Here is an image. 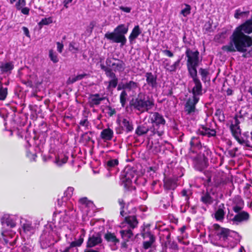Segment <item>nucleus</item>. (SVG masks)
I'll list each match as a JSON object with an SVG mask.
<instances>
[{"label":"nucleus","instance_id":"nucleus-37","mask_svg":"<svg viewBox=\"0 0 252 252\" xmlns=\"http://www.w3.org/2000/svg\"><path fill=\"white\" fill-rule=\"evenodd\" d=\"M199 73L200 74L201 79L204 83H206L207 81L210 80V79H208L209 72L207 69L200 68L199 69Z\"/></svg>","mask_w":252,"mask_h":252},{"label":"nucleus","instance_id":"nucleus-31","mask_svg":"<svg viewBox=\"0 0 252 252\" xmlns=\"http://www.w3.org/2000/svg\"><path fill=\"white\" fill-rule=\"evenodd\" d=\"M22 228L25 233L30 235L33 234L34 232V227L32 225V223L29 221H26L23 223Z\"/></svg>","mask_w":252,"mask_h":252},{"label":"nucleus","instance_id":"nucleus-29","mask_svg":"<svg viewBox=\"0 0 252 252\" xmlns=\"http://www.w3.org/2000/svg\"><path fill=\"white\" fill-rule=\"evenodd\" d=\"M79 204L82 207H87L89 208H93L94 207L93 202L89 200L86 197L79 199L78 201Z\"/></svg>","mask_w":252,"mask_h":252},{"label":"nucleus","instance_id":"nucleus-21","mask_svg":"<svg viewBox=\"0 0 252 252\" xmlns=\"http://www.w3.org/2000/svg\"><path fill=\"white\" fill-rule=\"evenodd\" d=\"M193 82L195 85L192 89L193 96L198 97V96L201 95L202 94V84L199 79L193 80Z\"/></svg>","mask_w":252,"mask_h":252},{"label":"nucleus","instance_id":"nucleus-18","mask_svg":"<svg viewBox=\"0 0 252 252\" xmlns=\"http://www.w3.org/2000/svg\"><path fill=\"white\" fill-rule=\"evenodd\" d=\"M2 225L13 228L16 226V222L13 217L9 215H4L1 219Z\"/></svg>","mask_w":252,"mask_h":252},{"label":"nucleus","instance_id":"nucleus-13","mask_svg":"<svg viewBox=\"0 0 252 252\" xmlns=\"http://www.w3.org/2000/svg\"><path fill=\"white\" fill-rule=\"evenodd\" d=\"M232 210L235 213H238L242 210L244 201L239 195H236L230 200Z\"/></svg>","mask_w":252,"mask_h":252},{"label":"nucleus","instance_id":"nucleus-36","mask_svg":"<svg viewBox=\"0 0 252 252\" xmlns=\"http://www.w3.org/2000/svg\"><path fill=\"white\" fill-rule=\"evenodd\" d=\"M87 74L86 73H83L78 74L77 76H71L69 77L67 80L68 84H73L75 82L81 80L83 79L84 78L86 77Z\"/></svg>","mask_w":252,"mask_h":252},{"label":"nucleus","instance_id":"nucleus-32","mask_svg":"<svg viewBox=\"0 0 252 252\" xmlns=\"http://www.w3.org/2000/svg\"><path fill=\"white\" fill-rule=\"evenodd\" d=\"M201 201L205 204L208 205L213 203L214 198L209 192H207L203 194L201 197Z\"/></svg>","mask_w":252,"mask_h":252},{"label":"nucleus","instance_id":"nucleus-62","mask_svg":"<svg viewBox=\"0 0 252 252\" xmlns=\"http://www.w3.org/2000/svg\"><path fill=\"white\" fill-rule=\"evenodd\" d=\"M116 110L114 108H112L111 107L108 108V114L110 116H112L114 114L116 113Z\"/></svg>","mask_w":252,"mask_h":252},{"label":"nucleus","instance_id":"nucleus-10","mask_svg":"<svg viewBox=\"0 0 252 252\" xmlns=\"http://www.w3.org/2000/svg\"><path fill=\"white\" fill-rule=\"evenodd\" d=\"M142 237L144 241L143 242V248L147 250L152 248L156 241V238L150 231H145L142 233Z\"/></svg>","mask_w":252,"mask_h":252},{"label":"nucleus","instance_id":"nucleus-5","mask_svg":"<svg viewBox=\"0 0 252 252\" xmlns=\"http://www.w3.org/2000/svg\"><path fill=\"white\" fill-rule=\"evenodd\" d=\"M128 26L124 24L118 26L113 32H107L105 34V37L112 41L114 43H121V46H124L126 42V39L125 36L128 31Z\"/></svg>","mask_w":252,"mask_h":252},{"label":"nucleus","instance_id":"nucleus-35","mask_svg":"<svg viewBox=\"0 0 252 252\" xmlns=\"http://www.w3.org/2000/svg\"><path fill=\"white\" fill-rule=\"evenodd\" d=\"M149 131H151L150 128H149L144 125H140L138 126L136 128L135 130V133L138 136H141L147 133Z\"/></svg>","mask_w":252,"mask_h":252},{"label":"nucleus","instance_id":"nucleus-24","mask_svg":"<svg viewBox=\"0 0 252 252\" xmlns=\"http://www.w3.org/2000/svg\"><path fill=\"white\" fill-rule=\"evenodd\" d=\"M104 239L107 242L110 243L114 246H116L119 243V239L117 238L114 233L107 232L104 235Z\"/></svg>","mask_w":252,"mask_h":252},{"label":"nucleus","instance_id":"nucleus-49","mask_svg":"<svg viewBox=\"0 0 252 252\" xmlns=\"http://www.w3.org/2000/svg\"><path fill=\"white\" fill-rule=\"evenodd\" d=\"M119 163L118 160L117 159H111L109 160L106 163L108 167H114L117 165Z\"/></svg>","mask_w":252,"mask_h":252},{"label":"nucleus","instance_id":"nucleus-20","mask_svg":"<svg viewBox=\"0 0 252 252\" xmlns=\"http://www.w3.org/2000/svg\"><path fill=\"white\" fill-rule=\"evenodd\" d=\"M225 205L223 203H221L218 206V209L214 214V217L218 221H222L224 218Z\"/></svg>","mask_w":252,"mask_h":252},{"label":"nucleus","instance_id":"nucleus-41","mask_svg":"<svg viewBox=\"0 0 252 252\" xmlns=\"http://www.w3.org/2000/svg\"><path fill=\"white\" fill-rule=\"evenodd\" d=\"M127 97V94L126 90H123L120 95V101L122 107H125Z\"/></svg>","mask_w":252,"mask_h":252},{"label":"nucleus","instance_id":"nucleus-44","mask_svg":"<svg viewBox=\"0 0 252 252\" xmlns=\"http://www.w3.org/2000/svg\"><path fill=\"white\" fill-rule=\"evenodd\" d=\"M118 78L117 77L111 79V80L108 82V86L107 87V89H109L110 88H115L118 85Z\"/></svg>","mask_w":252,"mask_h":252},{"label":"nucleus","instance_id":"nucleus-8","mask_svg":"<svg viewBox=\"0 0 252 252\" xmlns=\"http://www.w3.org/2000/svg\"><path fill=\"white\" fill-rule=\"evenodd\" d=\"M185 54L187 58V65H198L199 52L197 50L193 51L190 48H187Z\"/></svg>","mask_w":252,"mask_h":252},{"label":"nucleus","instance_id":"nucleus-30","mask_svg":"<svg viewBox=\"0 0 252 252\" xmlns=\"http://www.w3.org/2000/svg\"><path fill=\"white\" fill-rule=\"evenodd\" d=\"M141 33V31L138 25L135 26L129 36V40L130 42L135 40Z\"/></svg>","mask_w":252,"mask_h":252},{"label":"nucleus","instance_id":"nucleus-14","mask_svg":"<svg viewBox=\"0 0 252 252\" xmlns=\"http://www.w3.org/2000/svg\"><path fill=\"white\" fill-rule=\"evenodd\" d=\"M101 242L102 239L101 235L99 233H94L89 236L87 243V247L88 248H92L101 244Z\"/></svg>","mask_w":252,"mask_h":252},{"label":"nucleus","instance_id":"nucleus-39","mask_svg":"<svg viewBox=\"0 0 252 252\" xmlns=\"http://www.w3.org/2000/svg\"><path fill=\"white\" fill-rule=\"evenodd\" d=\"M190 145L191 148L200 149L201 147V142L198 136L192 137L190 141Z\"/></svg>","mask_w":252,"mask_h":252},{"label":"nucleus","instance_id":"nucleus-47","mask_svg":"<svg viewBox=\"0 0 252 252\" xmlns=\"http://www.w3.org/2000/svg\"><path fill=\"white\" fill-rule=\"evenodd\" d=\"M49 58L54 63H56L58 62L59 60L57 57V55L56 53L54 52L53 50H50L49 51Z\"/></svg>","mask_w":252,"mask_h":252},{"label":"nucleus","instance_id":"nucleus-15","mask_svg":"<svg viewBox=\"0 0 252 252\" xmlns=\"http://www.w3.org/2000/svg\"><path fill=\"white\" fill-rule=\"evenodd\" d=\"M105 97L101 96L99 94H91L88 98V103L91 107L99 105L102 101L104 100Z\"/></svg>","mask_w":252,"mask_h":252},{"label":"nucleus","instance_id":"nucleus-28","mask_svg":"<svg viewBox=\"0 0 252 252\" xmlns=\"http://www.w3.org/2000/svg\"><path fill=\"white\" fill-rule=\"evenodd\" d=\"M138 83L133 81H129L123 84L122 89L124 90L130 91L135 90L138 87Z\"/></svg>","mask_w":252,"mask_h":252},{"label":"nucleus","instance_id":"nucleus-17","mask_svg":"<svg viewBox=\"0 0 252 252\" xmlns=\"http://www.w3.org/2000/svg\"><path fill=\"white\" fill-rule=\"evenodd\" d=\"M146 81L148 86L152 89L156 88L157 87V75L153 74L152 72H148L145 74Z\"/></svg>","mask_w":252,"mask_h":252},{"label":"nucleus","instance_id":"nucleus-23","mask_svg":"<svg viewBox=\"0 0 252 252\" xmlns=\"http://www.w3.org/2000/svg\"><path fill=\"white\" fill-rule=\"evenodd\" d=\"M199 134L202 136H206L208 137L215 136L216 134V131L214 129H210L204 126H203L198 130Z\"/></svg>","mask_w":252,"mask_h":252},{"label":"nucleus","instance_id":"nucleus-55","mask_svg":"<svg viewBox=\"0 0 252 252\" xmlns=\"http://www.w3.org/2000/svg\"><path fill=\"white\" fill-rule=\"evenodd\" d=\"M26 5L25 0H18L15 4L17 10H20L22 7Z\"/></svg>","mask_w":252,"mask_h":252},{"label":"nucleus","instance_id":"nucleus-1","mask_svg":"<svg viewBox=\"0 0 252 252\" xmlns=\"http://www.w3.org/2000/svg\"><path fill=\"white\" fill-rule=\"evenodd\" d=\"M252 33V17L237 27L230 37V42L222 49L227 52L245 51L246 47L252 46V37L247 34Z\"/></svg>","mask_w":252,"mask_h":252},{"label":"nucleus","instance_id":"nucleus-48","mask_svg":"<svg viewBox=\"0 0 252 252\" xmlns=\"http://www.w3.org/2000/svg\"><path fill=\"white\" fill-rule=\"evenodd\" d=\"M69 50L73 53H77L79 50V47L76 46V44L74 42H71L69 43Z\"/></svg>","mask_w":252,"mask_h":252},{"label":"nucleus","instance_id":"nucleus-7","mask_svg":"<svg viewBox=\"0 0 252 252\" xmlns=\"http://www.w3.org/2000/svg\"><path fill=\"white\" fill-rule=\"evenodd\" d=\"M135 173L134 170L127 168L125 169L124 177L121 179L124 187L128 190L135 189V187L132 186V180L134 178Z\"/></svg>","mask_w":252,"mask_h":252},{"label":"nucleus","instance_id":"nucleus-33","mask_svg":"<svg viewBox=\"0 0 252 252\" xmlns=\"http://www.w3.org/2000/svg\"><path fill=\"white\" fill-rule=\"evenodd\" d=\"M2 80V78L0 77V101L4 100L8 94L7 88L3 86Z\"/></svg>","mask_w":252,"mask_h":252},{"label":"nucleus","instance_id":"nucleus-11","mask_svg":"<svg viewBox=\"0 0 252 252\" xmlns=\"http://www.w3.org/2000/svg\"><path fill=\"white\" fill-rule=\"evenodd\" d=\"M199 100V97L192 96V98H189L185 105V111L188 115H193L196 109L195 105Z\"/></svg>","mask_w":252,"mask_h":252},{"label":"nucleus","instance_id":"nucleus-58","mask_svg":"<svg viewBox=\"0 0 252 252\" xmlns=\"http://www.w3.org/2000/svg\"><path fill=\"white\" fill-rule=\"evenodd\" d=\"M240 123V122L239 121L237 116H236L234 118V120L232 122L231 125H233L234 126H239Z\"/></svg>","mask_w":252,"mask_h":252},{"label":"nucleus","instance_id":"nucleus-52","mask_svg":"<svg viewBox=\"0 0 252 252\" xmlns=\"http://www.w3.org/2000/svg\"><path fill=\"white\" fill-rule=\"evenodd\" d=\"M249 47H245V51H244V52H242V51H238L239 52H240V53H243V54L242 55V57L244 58H250L252 56V48L249 50L248 51H247V48H248Z\"/></svg>","mask_w":252,"mask_h":252},{"label":"nucleus","instance_id":"nucleus-42","mask_svg":"<svg viewBox=\"0 0 252 252\" xmlns=\"http://www.w3.org/2000/svg\"><path fill=\"white\" fill-rule=\"evenodd\" d=\"M230 128L232 135L235 137H237L241 134V129L240 126L230 125Z\"/></svg>","mask_w":252,"mask_h":252},{"label":"nucleus","instance_id":"nucleus-25","mask_svg":"<svg viewBox=\"0 0 252 252\" xmlns=\"http://www.w3.org/2000/svg\"><path fill=\"white\" fill-rule=\"evenodd\" d=\"M198 65H187L188 71L190 77L192 79V80L199 79L197 76V67Z\"/></svg>","mask_w":252,"mask_h":252},{"label":"nucleus","instance_id":"nucleus-26","mask_svg":"<svg viewBox=\"0 0 252 252\" xmlns=\"http://www.w3.org/2000/svg\"><path fill=\"white\" fill-rule=\"evenodd\" d=\"M101 69L105 72L106 76L110 79L115 78L116 76L115 73L113 72V69L106 66L104 64H100Z\"/></svg>","mask_w":252,"mask_h":252},{"label":"nucleus","instance_id":"nucleus-61","mask_svg":"<svg viewBox=\"0 0 252 252\" xmlns=\"http://www.w3.org/2000/svg\"><path fill=\"white\" fill-rule=\"evenodd\" d=\"M120 9L122 10L123 11L125 12L126 13H129L131 11V8L129 7H124L123 6H120Z\"/></svg>","mask_w":252,"mask_h":252},{"label":"nucleus","instance_id":"nucleus-22","mask_svg":"<svg viewBox=\"0 0 252 252\" xmlns=\"http://www.w3.org/2000/svg\"><path fill=\"white\" fill-rule=\"evenodd\" d=\"M113 59L117 61V63H112V66L113 67L112 69H113L114 71L119 72L124 71L126 67L125 63L123 61L116 58H113Z\"/></svg>","mask_w":252,"mask_h":252},{"label":"nucleus","instance_id":"nucleus-2","mask_svg":"<svg viewBox=\"0 0 252 252\" xmlns=\"http://www.w3.org/2000/svg\"><path fill=\"white\" fill-rule=\"evenodd\" d=\"M138 223L136 217L134 216L125 218V220L121 224L122 229L120 231L122 238L125 241H128L132 237V230L137 226Z\"/></svg>","mask_w":252,"mask_h":252},{"label":"nucleus","instance_id":"nucleus-19","mask_svg":"<svg viewBox=\"0 0 252 252\" xmlns=\"http://www.w3.org/2000/svg\"><path fill=\"white\" fill-rule=\"evenodd\" d=\"M100 137L104 142L111 141L114 137L113 130L109 127L103 129L100 132Z\"/></svg>","mask_w":252,"mask_h":252},{"label":"nucleus","instance_id":"nucleus-51","mask_svg":"<svg viewBox=\"0 0 252 252\" xmlns=\"http://www.w3.org/2000/svg\"><path fill=\"white\" fill-rule=\"evenodd\" d=\"M53 22L52 18L51 17L45 18L42 19L39 23V25H47Z\"/></svg>","mask_w":252,"mask_h":252},{"label":"nucleus","instance_id":"nucleus-40","mask_svg":"<svg viewBox=\"0 0 252 252\" xmlns=\"http://www.w3.org/2000/svg\"><path fill=\"white\" fill-rule=\"evenodd\" d=\"M249 13V11H242L240 9H238L235 10L234 16L236 19H238L241 18L248 17Z\"/></svg>","mask_w":252,"mask_h":252},{"label":"nucleus","instance_id":"nucleus-60","mask_svg":"<svg viewBox=\"0 0 252 252\" xmlns=\"http://www.w3.org/2000/svg\"><path fill=\"white\" fill-rule=\"evenodd\" d=\"M162 53L166 56L169 57H173V54L170 50H164L162 51Z\"/></svg>","mask_w":252,"mask_h":252},{"label":"nucleus","instance_id":"nucleus-63","mask_svg":"<svg viewBox=\"0 0 252 252\" xmlns=\"http://www.w3.org/2000/svg\"><path fill=\"white\" fill-rule=\"evenodd\" d=\"M21 12L25 15H28L29 14L30 9L28 7H22L21 9Z\"/></svg>","mask_w":252,"mask_h":252},{"label":"nucleus","instance_id":"nucleus-6","mask_svg":"<svg viewBox=\"0 0 252 252\" xmlns=\"http://www.w3.org/2000/svg\"><path fill=\"white\" fill-rule=\"evenodd\" d=\"M236 214L228 212L226 215V219L228 222L233 225H238L243 221H247L249 218V215L245 211H240L235 213Z\"/></svg>","mask_w":252,"mask_h":252},{"label":"nucleus","instance_id":"nucleus-9","mask_svg":"<svg viewBox=\"0 0 252 252\" xmlns=\"http://www.w3.org/2000/svg\"><path fill=\"white\" fill-rule=\"evenodd\" d=\"M213 227L216 231L215 233L216 235L220 240L227 241L229 240V238L231 237V233L232 232L229 229L220 227L218 224H214Z\"/></svg>","mask_w":252,"mask_h":252},{"label":"nucleus","instance_id":"nucleus-43","mask_svg":"<svg viewBox=\"0 0 252 252\" xmlns=\"http://www.w3.org/2000/svg\"><path fill=\"white\" fill-rule=\"evenodd\" d=\"M90 124V122L88 121L87 118L84 117L80 120L79 123L78 129L80 128V126H81L84 127L85 129H88Z\"/></svg>","mask_w":252,"mask_h":252},{"label":"nucleus","instance_id":"nucleus-45","mask_svg":"<svg viewBox=\"0 0 252 252\" xmlns=\"http://www.w3.org/2000/svg\"><path fill=\"white\" fill-rule=\"evenodd\" d=\"M225 32L219 33L215 36V40L218 42H222L225 38Z\"/></svg>","mask_w":252,"mask_h":252},{"label":"nucleus","instance_id":"nucleus-27","mask_svg":"<svg viewBox=\"0 0 252 252\" xmlns=\"http://www.w3.org/2000/svg\"><path fill=\"white\" fill-rule=\"evenodd\" d=\"M195 167L199 171H202L207 167V160L204 157L198 158L195 161Z\"/></svg>","mask_w":252,"mask_h":252},{"label":"nucleus","instance_id":"nucleus-38","mask_svg":"<svg viewBox=\"0 0 252 252\" xmlns=\"http://www.w3.org/2000/svg\"><path fill=\"white\" fill-rule=\"evenodd\" d=\"M84 237L85 233L83 232L80 235L78 240H75L70 243V247H77L81 246L84 241Z\"/></svg>","mask_w":252,"mask_h":252},{"label":"nucleus","instance_id":"nucleus-50","mask_svg":"<svg viewBox=\"0 0 252 252\" xmlns=\"http://www.w3.org/2000/svg\"><path fill=\"white\" fill-rule=\"evenodd\" d=\"M68 159V158L66 157H64L63 158L60 159L59 158H56L55 163L58 166H62L63 164L65 163Z\"/></svg>","mask_w":252,"mask_h":252},{"label":"nucleus","instance_id":"nucleus-3","mask_svg":"<svg viewBox=\"0 0 252 252\" xmlns=\"http://www.w3.org/2000/svg\"><path fill=\"white\" fill-rule=\"evenodd\" d=\"M130 106L135 111H138V114H141L145 112H148L154 106V101L149 96L137 97L135 99H132L130 102Z\"/></svg>","mask_w":252,"mask_h":252},{"label":"nucleus","instance_id":"nucleus-59","mask_svg":"<svg viewBox=\"0 0 252 252\" xmlns=\"http://www.w3.org/2000/svg\"><path fill=\"white\" fill-rule=\"evenodd\" d=\"M57 51L61 53L63 51V45L62 43H61L60 42H57Z\"/></svg>","mask_w":252,"mask_h":252},{"label":"nucleus","instance_id":"nucleus-12","mask_svg":"<svg viewBox=\"0 0 252 252\" xmlns=\"http://www.w3.org/2000/svg\"><path fill=\"white\" fill-rule=\"evenodd\" d=\"M14 64L13 62H0V73L9 75L14 69Z\"/></svg>","mask_w":252,"mask_h":252},{"label":"nucleus","instance_id":"nucleus-46","mask_svg":"<svg viewBox=\"0 0 252 252\" xmlns=\"http://www.w3.org/2000/svg\"><path fill=\"white\" fill-rule=\"evenodd\" d=\"M75 212L73 207L71 205L68 204L67 210L65 211V215L68 218H70L73 216Z\"/></svg>","mask_w":252,"mask_h":252},{"label":"nucleus","instance_id":"nucleus-54","mask_svg":"<svg viewBox=\"0 0 252 252\" xmlns=\"http://www.w3.org/2000/svg\"><path fill=\"white\" fill-rule=\"evenodd\" d=\"M73 191L74 188L73 187H69L64 191V194L67 199L70 198L73 194Z\"/></svg>","mask_w":252,"mask_h":252},{"label":"nucleus","instance_id":"nucleus-34","mask_svg":"<svg viewBox=\"0 0 252 252\" xmlns=\"http://www.w3.org/2000/svg\"><path fill=\"white\" fill-rule=\"evenodd\" d=\"M164 187L167 189L174 190L177 187L175 181L172 179H166L164 182Z\"/></svg>","mask_w":252,"mask_h":252},{"label":"nucleus","instance_id":"nucleus-4","mask_svg":"<svg viewBox=\"0 0 252 252\" xmlns=\"http://www.w3.org/2000/svg\"><path fill=\"white\" fill-rule=\"evenodd\" d=\"M149 119L152 124L150 127L152 135H158L161 136L164 133L166 121L163 116L160 113L155 112L151 113Z\"/></svg>","mask_w":252,"mask_h":252},{"label":"nucleus","instance_id":"nucleus-57","mask_svg":"<svg viewBox=\"0 0 252 252\" xmlns=\"http://www.w3.org/2000/svg\"><path fill=\"white\" fill-rule=\"evenodd\" d=\"M27 156L28 158H30V159L32 160H35L36 156L35 154L32 153L30 151L28 150H27Z\"/></svg>","mask_w":252,"mask_h":252},{"label":"nucleus","instance_id":"nucleus-53","mask_svg":"<svg viewBox=\"0 0 252 252\" xmlns=\"http://www.w3.org/2000/svg\"><path fill=\"white\" fill-rule=\"evenodd\" d=\"M190 194L189 190L186 189H183L181 191V195L183 197H184L185 200L186 201L187 204H189V195Z\"/></svg>","mask_w":252,"mask_h":252},{"label":"nucleus","instance_id":"nucleus-56","mask_svg":"<svg viewBox=\"0 0 252 252\" xmlns=\"http://www.w3.org/2000/svg\"><path fill=\"white\" fill-rule=\"evenodd\" d=\"M190 7L189 5H186V7L181 10V13L184 16H186L190 13Z\"/></svg>","mask_w":252,"mask_h":252},{"label":"nucleus","instance_id":"nucleus-64","mask_svg":"<svg viewBox=\"0 0 252 252\" xmlns=\"http://www.w3.org/2000/svg\"><path fill=\"white\" fill-rule=\"evenodd\" d=\"M181 62V59H178L177 61H176L172 65L173 66V67L175 69V70H177L178 68L179 67V65Z\"/></svg>","mask_w":252,"mask_h":252},{"label":"nucleus","instance_id":"nucleus-16","mask_svg":"<svg viewBox=\"0 0 252 252\" xmlns=\"http://www.w3.org/2000/svg\"><path fill=\"white\" fill-rule=\"evenodd\" d=\"M121 123V126L127 133L131 132L133 130L132 121L129 118H122L118 120Z\"/></svg>","mask_w":252,"mask_h":252}]
</instances>
